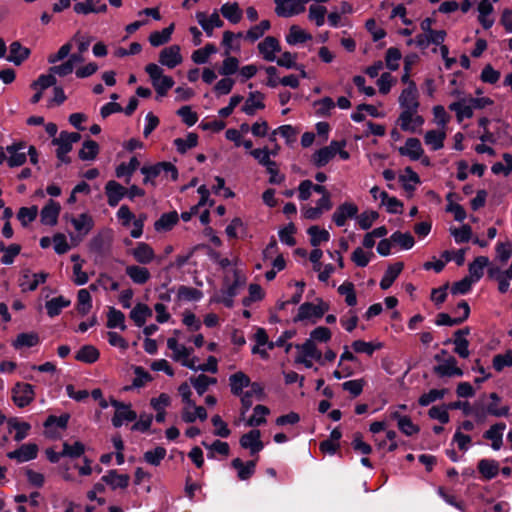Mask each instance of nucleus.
Segmentation results:
<instances>
[{
  "mask_svg": "<svg viewBox=\"0 0 512 512\" xmlns=\"http://www.w3.org/2000/svg\"><path fill=\"white\" fill-rule=\"evenodd\" d=\"M232 274V283H230L229 276L226 275L221 295L213 299V301L221 302L229 308L233 306V298L238 294V289L243 286L246 281L244 274L240 270L234 269Z\"/></svg>",
  "mask_w": 512,
  "mask_h": 512,
  "instance_id": "1",
  "label": "nucleus"
},
{
  "mask_svg": "<svg viewBox=\"0 0 512 512\" xmlns=\"http://www.w3.org/2000/svg\"><path fill=\"white\" fill-rule=\"evenodd\" d=\"M146 73L149 75L151 83L158 96L163 97L174 86L172 77L164 75L163 69L155 63H150L145 67Z\"/></svg>",
  "mask_w": 512,
  "mask_h": 512,
  "instance_id": "2",
  "label": "nucleus"
},
{
  "mask_svg": "<svg viewBox=\"0 0 512 512\" xmlns=\"http://www.w3.org/2000/svg\"><path fill=\"white\" fill-rule=\"evenodd\" d=\"M167 347L172 351V359L176 362L181 363L189 369H195L196 363L198 362L197 357L192 356L193 349L188 348L178 342L176 337H170L167 340Z\"/></svg>",
  "mask_w": 512,
  "mask_h": 512,
  "instance_id": "3",
  "label": "nucleus"
},
{
  "mask_svg": "<svg viewBox=\"0 0 512 512\" xmlns=\"http://www.w3.org/2000/svg\"><path fill=\"white\" fill-rule=\"evenodd\" d=\"M80 139L79 133L62 131L58 137L52 140V144L57 147L56 156L62 163H70L67 154L72 150L73 144Z\"/></svg>",
  "mask_w": 512,
  "mask_h": 512,
  "instance_id": "4",
  "label": "nucleus"
},
{
  "mask_svg": "<svg viewBox=\"0 0 512 512\" xmlns=\"http://www.w3.org/2000/svg\"><path fill=\"white\" fill-rule=\"evenodd\" d=\"M141 173L144 175V184L155 185L154 179L161 174L166 176L170 175L172 180L178 178V171L176 167L169 162H160L153 166H144L141 168Z\"/></svg>",
  "mask_w": 512,
  "mask_h": 512,
  "instance_id": "5",
  "label": "nucleus"
},
{
  "mask_svg": "<svg viewBox=\"0 0 512 512\" xmlns=\"http://www.w3.org/2000/svg\"><path fill=\"white\" fill-rule=\"evenodd\" d=\"M11 398L17 407L24 408L35 398L34 387L28 383L17 382L11 389Z\"/></svg>",
  "mask_w": 512,
  "mask_h": 512,
  "instance_id": "6",
  "label": "nucleus"
},
{
  "mask_svg": "<svg viewBox=\"0 0 512 512\" xmlns=\"http://www.w3.org/2000/svg\"><path fill=\"white\" fill-rule=\"evenodd\" d=\"M397 123L403 131L414 133L422 127L424 119L418 110H404L401 111Z\"/></svg>",
  "mask_w": 512,
  "mask_h": 512,
  "instance_id": "7",
  "label": "nucleus"
},
{
  "mask_svg": "<svg viewBox=\"0 0 512 512\" xmlns=\"http://www.w3.org/2000/svg\"><path fill=\"white\" fill-rule=\"evenodd\" d=\"M128 254L140 265H148L157 259L154 249L146 242H137Z\"/></svg>",
  "mask_w": 512,
  "mask_h": 512,
  "instance_id": "8",
  "label": "nucleus"
},
{
  "mask_svg": "<svg viewBox=\"0 0 512 512\" xmlns=\"http://www.w3.org/2000/svg\"><path fill=\"white\" fill-rule=\"evenodd\" d=\"M47 277L48 274L45 272L32 273L29 269H23L18 283L23 292L34 291L47 280Z\"/></svg>",
  "mask_w": 512,
  "mask_h": 512,
  "instance_id": "9",
  "label": "nucleus"
},
{
  "mask_svg": "<svg viewBox=\"0 0 512 512\" xmlns=\"http://www.w3.org/2000/svg\"><path fill=\"white\" fill-rule=\"evenodd\" d=\"M275 12L282 17H291L305 11V4L309 0H274Z\"/></svg>",
  "mask_w": 512,
  "mask_h": 512,
  "instance_id": "10",
  "label": "nucleus"
},
{
  "mask_svg": "<svg viewBox=\"0 0 512 512\" xmlns=\"http://www.w3.org/2000/svg\"><path fill=\"white\" fill-rule=\"evenodd\" d=\"M327 310L328 305L322 301L317 305L305 302L302 305H300L298 309V314L295 317L294 321L297 322L314 318L318 319L321 318Z\"/></svg>",
  "mask_w": 512,
  "mask_h": 512,
  "instance_id": "11",
  "label": "nucleus"
},
{
  "mask_svg": "<svg viewBox=\"0 0 512 512\" xmlns=\"http://www.w3.org/2000/svg\"><path fill=\"white\" fill-rule=\"evenodd\" d=\"M111 405L115 408V414L112 418L114 427H120L125 422H131L137 418L136 412L131 409L130 405H126L115 399H111Z\"/></svg>",
  "mask_w": 512,
  "mask_h": 512,
  "instance_id": "12",
  "label": "nucleus"
},
{
  "mask_svg": "<svg viewBox=\"0 0 512 512\" xmlns=\"http://www.w3.org/2000/svg\"><path fill=\"white\" fill-rule=\"evenodd\" d=\"M358 211V206L355 203L346 201L336 208L332 220L338 227H342L347 220L356 218Z\"/></svg>",
  "mask_w": 512,
  "mask_h": 512,
  "instance_id": "13",
  "label": "nucleus"
},
{
  "mask_svg": "<svg viewBox=\"0 0 512 512\" xmlns=\"http://www.w3.org/2000/svg\"><path fill=\"white\" fill-rule=\"evenodd\" d=\"M399 105L401 111L404 110H418V91L414 82H409V85L402 90L399 96Z\"/></svg>",
  "mask_w": 512,
  "mask_h": 512,
  "instance_id": "14",
  "label": "nucleus"
},
{
  "mask_svg": "<svg viewBox=\"0 0 512 512\" xmlns=\"http://www.w3.org/2000/svg\"><path fill=\"white\" fill-rule=\"evenodd\" d=\"M264 396V390L260 383L252 382V384L248 387L246 392L240 396L241 400V414L245 415L246 412L251 408L253 404V399L261 400Z\"/></svg>",
  "mask_w": 512,
  "mask_h": 512,
  "instance_id": "15",
  "label": "nucleus"
},
{
  "mask_svg": "<svg viewBox=\"0 0 512 512\" xmlns=\"http://www.w3.org/2000/svg\"><path fill=\"white\" fill-rule=\"evenodd\" d=\"M183 61L180 47L178 45H171L161 50L159 53V62L161 65L169 69H173Z\"/></svg>",
  "mask_w": 512,
  "mask_h": 512,
  "instance_id": "16",
  "label": "nucleus"
},
{
  "mask_svg": "<svg viewBox=\"0 0 512 512\" xmlns=\"http://www.w3.org/2000/svg\"><path fill=\"white\" fill-rule=\"evenodd\" d=\"M339 149V141H332L328 146L319 149L313 154L312 162L317 167H323L335 157Z\"/></svg>",
  "mask_w": 512,
  "mask_h": 512,
  "instance_id": "17",
  "label": "nucleus"
},
{
  "mask_svg": "<svg viewBox=\"0 0 512 512\" xmlns=\"http://www.w3.org/2000/svg\"><path fill=\"white\" fill-rule=\"evenodd\" d=\"M258 50L264 60L273 62L276 60V53L281 51V47L275 37L267 36L258 44Z\"/></svg>",
  "mask_w": 512,
  "mask_h": 512,
  "instance_id": "18",
  "label": "nucleus"
},
{
  "mask_svg": "<svg viewBox=\"0 0 512 512\" xmlns=\"http://www.w3.org/2000/svg\"><path fill=\"white\" fill-rule=\"evenodd\" d=\"M37 455L38 446L34 443L23 444L18 449L7 453L9 459L16 460L19 463L33 460Z\"/></svg>",
  "mask_w": 512,
  "mask_h": 512,
  "instance_id": "19",
  "label": "nucleus"
},
{
  "mask_svg": "<svg viewBox=\"0 0 512 512\" xmlns=\"http://www.w3.org/2000/svg\"><path fill=\"white\" fill-rule=\"evenodd\" d=\"M506 429V424L498 422L493 424L487 431L484 432L483 438L491 442V448L498 451L503 446V433Z\"/></svg>",
  "mask_w": 512,
  "mask_h": 512,
  "instance_id": "20",
  "label": "nucleus"
},
{
  "mask_svg": "<svg viewBox=\"0 0 512 512\" xmlns=\"http://www.w3.org/2000/svg\"><path fill=\"white\" fill-rule=\"evenodd\" d=\"M125 273L137 285H144L151 279V273L145 265L130 264L125 267Z\"/></svg>",
  "mask_w": 512,
  "mask_h": 512,
  "instance_id": "21",
  "label": "nucleus"
},
{
  "mask_svg": "<svg viewBox=\"0 0 512 512\" xmlns=\"http://www.w3.org/2000/svg\"><path fill=\"white\" fill-rule=\"evenodd\" d=\"M264 99L265 96L263 93L259 91L251 92L241 110L248 116H254L259 110L265 108Z\"/></svg>",
  "mask_w": 512,
  "mask_h": 512,
  "instance_id": "22",
  "label": "nucleus"
},
{
  "mask_svg": "<svg viewBox=\"0 0 512 512\" xmlns=\"http://www.w3.org/2000/svg\"><path fill=\"white\" fill-rule=\"evenodd\" d=\"M261 432L257 429L251 430L242 435L240 438V445L245 449H249L252 455L261 451L264 447L261 441Z\"/></svg>",
  "mask_w": 512,
  "mask_h": 512,
  "instance_id": "23",
  "label": "nucleus"
},
{
  "mask_svg": "<svg viewBox=\"0 0 512 512\" xmlns=\"http://www.w3.org/2000/svg\"><path fill=\"white\" fill-rule=\"evenodd\" d=\"M435 374L440 377L462 376L463 371L457 367V360L453 356L446 357L442 363L433 368Z\"/></svg>",
  "mask_w": 512,
  "mask_h": 512,
  "instance_id": "24",
  "label": "nucleus"
},
{
  "mask_svg": "<svg viewBox=\"0 0 512 512\" xmlns=\"http://www.w3.org/2000/svg\"><path fill=\"white\" fill-rule=\"evenodd\" d=\"M127 189L118 182L111 180L105 185L107 202L111 207H115L126 196Z\"/></svg>",
  "mask_w": 512,
  "mask_h": 512,
  "instance_id": "25",
  "label": "nucleus"
},
{
  "mask_svg": "<svg viewBox=\"0 0 512 512\" xmlns=\"http://www.w3.org/2000/svg\"><path fill=\"white\" fill-rule=\"evenodd\" d=\"M458 309H463L462 316L452 318L446 313H440L437 316L436 324L439 326H454L464 322L469 317L470 307L466 301H461L458 304Z\"/></svg>",
  "mask_w": 512,
  "mask_h": 512,
  "instance_id": "26",
  "label": "nucleus"
},
{
  "mask_svg": "<svg viewBox=\"0 0 512 512\" xmlns=\"http://www.w3.org/2000/svg\"><path fill=\"white\" fill-rule=\"evenodd\" d=\"M252 384L248 375L242 371H238L229 376V386L231 393L235 396L240 397L243 394V390L248 388Z\"/></svg>",
  "mask_w": 512,
  "mask_h": 512,
  "instance_id": "27",
  "label": "nucleus"
},
{
  "mask_svg": "<svg viewBox=\"0 0 512 512\" xmlns=\"http://www.w3.org/2000/svg\"><path fill=\"white\" fill-rule=\"evenodd\" d=\"M399 153L402 156H407L411 160H419L423 154L424 149L422 148L421 142L417 138H408L405 144L399 148Z\"/></svg>",
  "mask_w": 512,
  "mask_h": 512,
  "instance_id": "28",
  "label": "nucleus"
},
{
  "mask_svg": "<svg viewBox=\"0 0 512 512\" xmlns=\"http://www.w3.org/2000/svg\"><path fill=\"white\" fill-rule=\"evenodd\" d=\"M102 481L112 490L125 489L129 485L130 477L128 474H119L116 470H110L102 477Z\"/></svg>",
  "mask_w": 512,
  "mask_h": 512,
  "instance_id": "29",
  "label": "nucleus"
},
{
  "mask_svg": "<svg viewBox=\"0 0 512 512\" xmlns=\"http://www.w3.org/2000/svg\"><path fill=\"white\" fill-rule=\"evenodd\" d=\"M60 209L59 203L49 200L40 213L42 224L54 226L57 223Z\"/></svg>",
  "mask_w": 512,
  "mask_h": 512,
  "instance_id": "30",
  "label": "nucleus"
},
{
  "mask_svg": "<svg viewBox=\"0 0 512 512\" xmlns=\"http://www.w3.org/2000/svg\"><path fill=\"white\" fill-rule=\"evenodd\" d=\"M446 139V129L429 130L424 135V143L433 151L443 148Z\"/></svg>",
  "mask_w": 512,
  "mask_h": 512,
  "instance_id": "31",
  "label": "nucleus"
},
{
  "mask_svg": "<svg viewBox=\"0 0 512 512\" xmlns=\"http://www.w3.org/2000/svg\"><path fill=\"white\" fill-rule=\"evenodd\" d=\"M25 145L22 143L10 145L6 148L8 156V165L18 167L23 165L27 159V153L24 151Z\"/></svg>",
  "mask_w": 512,
  "mask_h": 512,
  "instance_id": "32",
  "label": "nucleus"
},
{
  "mask_svg": "<svg viewBox=\"0 0 512 512\" xmlns=\"http://www.w3.org/2000/svg\"><path fill=\"white\" fill-rule=\"evenodd\" d=\"M449 109L456 113L457 120L462 122L466 118L473 116V108L468 97L462 98L449 105Z\"/></svg>",
  "mask_w": 512,
  "mask_h": 512,
  "instance_id": "33",
  "label": "nucleus"
},
{
  "mask_svg": "<svg viewBox=\"0 0 512 512\" xmlns=\"http://www.w3.org/2000/svg\"><path fill=\"white\" fill-rule=\"evenodd\" d=\"M296 349L298 351L297 356L313 358L323 364V354L312 340L307 339L303 344L296 345Z\"/></svg>",
  "mask_w": 512,
  "mask_h": 512,
  "instance_id": "34",
  "label": "nucleus"
},
{
  "mask_svg": "<svg viewBox=\"0 0 512 512\" xmlns=\"http://www.w3.org/2000/svg\"><path fill=\"white\" fill-rule=\"evenodd\" d=\"M232 467L237 471V476L240 480L249 479L255 472V461H248L244 463L241 459L235 458L231 462Z\"/></svg>",
  "mask_w": 512,
  "mask_h": 512,
  "instance_id": "35",
  "label": "nucleus"
},
{
  "mask_svg": "<svg viewBox=\"0 0 512 512\" xmlns=\"http://www.w3.org/2000/svg\"><path fill=\"white\" fill-rule=\"evenodd\" d=\"M9 432L15 430L14 440L17 442L22 441L28 436V433L31 429V425L28 422H21L18 418L13 417L7 420Z\"/></svg>",
  "mask_w": 512,
  "mask_h": 512,
  "instance_id": "36",
  "label": "nucleus"
},
{
  "mask_svg": "<svg viewBox=\"0 0 512 512\" xmlns=\"http://www.w3.org/2000/svg\"><path fill=\"white\" fill-rule=\"evenodd\" d=\"M403 263L402 262H396L392 265H390L387 270L384 273V276L382 277L380 281V287L383 290H387L391 287L393 282L396 280V278L399 276V274L403 270Z\"/></svg>",
  "mask_w": 512,
  "mask_h": 512,
  "instance_id": "37",
  "label": "nucleus"
},
{
  "mask_svg": "<svg viewBox=\"0 0 512 512\" xmlns=\"http://www.w3.org/2000/svg\"><path fill=\"white\" fill-rule=\"evenodd\" d=\"M71 223L78 234L82 236L87 235L94 224L92 217L86 213H82L77 217L71 218Z\"/></svg>",
  "mask_w": 512,
  "mask_h": 512,
  "instance_id": "38",
  "label": "nucleus"
},
{
  "mask_svg": "<svg viewBox=\"0 0 512 512\" xmlns=\"http://www.w3.org/2000/svg\"><path fill=\"white\" fill-rule=\"evenodd\" d=\"M152 316V310L143 303H138L130 312V318L134 321L135 325L142 327L146 320Z\"/></svg>",
  "mask_w": 512,
  "mask_h": 512,
  "instance_id": "39",
  "label": "nucleus"
},
{
  "mask_svg": "<svg viewBox=\"0 0 512 512\" xmlns=\"http://www.w3.org/2000/svg\"><path fill=\"white\" fill-rule=\"evenodd\" d=\"M311 39V34L297 25H292L286 35V41L290 45L301 44Z\"/></svg>",
  "mask_w": 512,
  "mask_h": 512,
  "instance_id": "40",
  "label": "nucleus"
},
{
  "mask_svg": "<svg viewBox=\"0 0 512 512\" xmlns=\"http://www.w3.org/2000/svg\"><path fill=\"white\" fill-rule=\"evenodd\" d=\"M478 470L484 479L491 480L498 474L499 464L493 459H481L478 462Z\"/></svg>",
  "mask_w": 512,
  "mask_h": 512,
  "instance_id": "41",
  "label": "nucleus"
},
{
  "mask_svg": "<svg viewBox=\"0 0 512 512\" xmlns=\"http://www.w3.org/2000/svg\"><path fill=\"white\" fill-rule=\"evenodd\" d=\"M29 54L30 50L28 48L23 47L19 42H13L10 44V53L7 60L15 65H20L28 58Z\"/></svg>",
  "mask_w": 512,
  "mask_h": 512,
  "instance_id": "42",
  "label": "nucleus"
},
{
  "mask_svg": "<svg viewBox=\"0 0 512 512\" xmlns=\"http://www.w3.org/2000/svg\"><path fill=\"white\" fill-rule=\"evenodd\" d=\"M446 37V32L434 33L432 36H427L421 33L415 37V45L421 49L427 48L430 44L441 45Z\"/></svg>",
  "mask_w": 512,
  "mask_h": 512,
  "instance_id": "43",
  "label": "nucleus"
},
{
  "mask_svg": "<svg viewBox=\"0 0 512 512\" xmlns=\"http://www.w3.org/2000/svg\"><path fill=\"white\" fill-rule=\"evenodd\" d=\"M489 259L485 256H479L475 258V260L469 264V275L468 277L471 278L474 282L479 281L483 274H484V268L488 265Z\"/></svg>",
  "mask_w": 512,
  "mask_h": 512,
  "instance_id": "44",
  "label": "nucleus"
},
{
  "mask_svg": "<svg viewBox=\"0 0 512 512\" xmlns=\"http://www.w3.org/2000/svg\"><path fill=\"white\" fill-rule=\"evenodd\" d=\"M99 350L93 345H84L75 355V359L84 363H94L99 359Z\"/></svg>",
  "mask_w": 512,
  "mask_h": 512,
  "instance_id": "45",
  "label": "nucleus"
},
{
  "mask_svg": "<svg viewBox=\"0 0 512 512\" xmlns=\"http://www.w3.org/2000/svg\"><path fill=\"white\" fill-rule=\"evenodd\" d=\"M220 11L223 17L233 24L239 23L242 19V10L236 2L225 3Z\"/></svg>",
  "mask_w": 512,
  "mask_h": 512,
  "instance_id": "46",
  "label": "nucleus"
},
{
  "mask_svg": "<svg viewBox=\"0 0 512 512\" xmlns=\"http://www.w3.org/2000/svg\"><path fill=\"white\" fill-rule=\"evenodd\" d=\"M140 162L136 157H132L128 163H121L116 168V176L118 178L125 177V182L128 184L130 182L131 176L139 167Z\"/></svg>",
  "mask_w": 512,
  "mask_h": 512,
  "instance_id": "47",
  "label": "nucleus"
},
{
  "mask_svg": "<svg viewBox=\"0 0 512 512\" xmlns=\"http://www.w3.org/2000/svg\"><path fill=\"white\" fill-rule=\"evenodd\" d=\"M489 398L492 400V402L487 405L486 410L488 414L495 417H506L509 415V406H501L500 397L496 393H491Z\"/></svg>",
  "mask_w": 512,
  "mask_h": 512,
  "instance_id": "48",
  "label": "nucleus"
},
{
  "mask_svg": "<svg viewBox=\"0 0 512 512\" xmlns=\"http://www.w3.org/2000/svg\"><path fill=\"white\" fill-rule=\"evenodd\" d=\"M479 17L478 20L485 29H489L494 21L488 16L493 12V6L489 0H482L478 4Z\"/></svg>",
  "mask_w": 512,
  "mask_h": 512,
  "instance_id": "49",
  "label": "nucleus"
},
{
  "mask_svg": "<svg viewBox=\"0 0 512 512\" xmlns=\"http://www.w3.org/2000/svg\"><path fill=\"white\" fill-rule=\"evenodd\" d=\"M381 205L385 206L388 213L400 214L403 210V203L396 197L389 196L387 192H380Z\"/></svg>",
  "mask_w": 512,
  "mask_h": 512,
  "instance_id": "50",
  "label": "nucleus"
},
{
  "mask_svg": "<svg viewBox=\"0 0 512 512\" xmlns=\"http://www.w3.org/2000/svg\"><path fill=\"white\" fill-rule=\"evenodd\" d=\"M39 343V336L37 333H21L13 341L15 349L34 347Z\"/></svg>",
  "mask_w": 512,
  "mask_h": 512,
  "instance_id": "51",
  "label": "nucleus"
},
{
  "mask_svg": "<svg viewBox=\"0 0 512 512\" xmlns=\"http://www.w3.org/2000/svg\"><path fill=\"white\" fill-rule=\"evenodd\" d=\"M174 30V24L164 28L162 31H154L149 36V42L152 46L158 47L170 41Z\"/></svg>",
  "mask_w": 512,
  "mask_h": 512,
  "instance_id": "52",
  "label": "nucleus"
},
{
  "mask_svg": "<svg viewBox=\"0 0 512 512\" xmlns=\"http://www.w3.org/2000/svg\"><path fill=\"white\" fill-rule=\"evenodd\" d=\"M106 325L108 328H119L124 331L126 329L125 315L114 307L109 308Z\"/></svg>",
  "mask_w": 512,
  "mask_h": 512,
  "instance_id": "53",
  "label": "nucleus"
},
{
  "mask_svg": "<svg viewBox=\"0 0 512 512\" xmlns=\"http://www.w3.org/2000/svg\"><path fill=\"white\" fill-rule=\"evenodd\" d=\"M70 304V300L64 298L63 296H58L47 301L45 307L47 309L48 315L50 317H55L60 314L63 308L68 307Z\"/></svg>",
  "mask_w": 512,
  "mask_h": 512,
  "instance_id": "54",
  "label": "nucleus"
},
{
  "mask_svg": "<svg viewBox=\"0 0 512 512\" xmlns=\"http://www.w3.org/2000/svg\"><path fill=\"white\" fill-rule=\"evenodd\" d=\"M270 410L264 405H257L253 409L252 416L247 420L246 425L249 427H257L266 422V416Z\"/></svg>",
  "mask_w": 512,
  "mask_h": 512,
  "instance_id": "55",
  "label": "nucleus"
},
{
  "mask_svg": "<svg viewBox=\"0 0 512 512\" xmlns=\"http://www.w3.org/2000/svg\"><path fill=\"white\" fill-rule=\"evenodd\" d=\"M178 222L177 212L163 214L154 224L156 231H168Z\"/></svg>",
  "mask_w": 512,
  "mask_h": 512,
  "instance_id": "56",
  "label": "nucleus"
},
{
  "mask_svg": "<svg viewBox=\"0 0 512 512\" xmlns=\"http://www.w3.org/2000/svg\"><path fill=\"white\" fill-rule=\"evenodd\" d=\"M307 233L310 236V243L313 247H317L323 242H328L330 239L329 232L319 226H311Z\"/></svg>",
  "mask_w": 512,
  "mask_h": 512,
  "instance_id": "57",
  "label": "nucleus"
},
{
  "mask_svg": "<svg viewBox=\"0 0 512 512\" xmlns=\"http://www.w3.org/2000/svg\"><path fill=\"white\" fill-rule=\"evenodd\" d=\"M190 382L199 395H203L210 385L216 384V378L208 377L205 374H200L197 377H191Z\"/></svg>",
  "mask_w": 512,
  "mask_h": 512,
  "instance_id": "58",
  "label": "nucleus"
},
{
  "mask_svg": "<svg viewBox=\"0 0 512 512\" xmlns=\"http://www.w3.org/2000/svg\"><path fill=\"white\" fill-rule=\"evenodd\" d=\"M270 29V22L268 20H262L259 24L251 27L245 35V39L251 43H254L260 39L266 31Z\"/></svg>",
  "mask_w": 512,
  "mask_h": 512,
  "instance_id": "59",
  "label": "nucleus"
},
{
  "mask_svg": "<svg viewBox=\"0 0 512 512\" xmlns=\"http://www.w3.org/2000/svg\"><path fill=\"white\" fill-rule=\"evenodd\" d=\"M92 308V298L88 289H80L77 293V310L86 315Z\"/></svg>",
  "mask_w": 512,
  "mask_h": 512,
  "instance_id": "60",
  "label": "nucleus"
},
{
  "mask_svg": "<svg viewBox=\"0 0 512 512\" xmlns=\"http://www.w3.org/2000/svg\"><path fill=\"white\" fill-rule=\"evenodd\" d=\"M338 293L345 298V302L348 306H355L357 304V297L355 293L354 284L349 281H345L338 287Z\"/></svg>",
  "mask_w": 512,
  "mask_h": 512,
  "instance_id": "61",
  "label": "nucleus"
},
{
  "mask_svg": "<svg viewBox=\"0 0 512 512\" xmlns=\"http://www.w3.org/2000/svg\"><path fill=\"white\" fill-rule=\"evenodd\" d=\"M236 35L233 32L225 31L223 33L222 45L224 47V56H228L231 52H239L240 44L236 41Z\"/></svg>",
  "mask_w": 512,
  "mask_h": 512,
  "instance_id": "62",
  "label": "nucleus"
},
{
  "mask_svg": "<svg viewBox=\"0 0 512 512\" xmlns=\"http://www.w3.org/2000/svg\"><path fill=\"white\" fill-rule=\"evenodd\" d=\"M99 152L98 144L93 140H87L83 143L79 151V158L81 160H93Z\"/></svg>",
  "mask_w": 512,
  "mask_h": 512,
  "instance_id": "63",
  "label": "nucleus"
},
{
  "mask_svg": "<svg viewBox=\"0 0 512 512\" xmlns=\"http://www.w3.org/2000/svg\"><path fill=\"white\" fill-rule=\"evenodd\" d=\"M391 241L397 245H399L404 250L411 249L414 244V238L410 233H402V232H394L391 237Z\"/></svg>",
  "mask_w": 512,
  "mask_h": 512,
  "instance_id": "64",
  "label": "nucleus"
}]
</instances>
